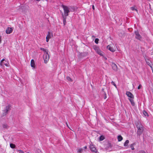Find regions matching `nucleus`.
Instances as JSON below:
<instances>
[{
    "label": "nucleus",
    "instance_id": "nucleus-1",
    "mask_svg": "<svg viewBox=\"0 0 153 153\" xmlns=\"http://www.w3.org/2000/svg\"><path fill=\"white\" fill-rule=\"evenodd\" d=\"M61 7L63 8L64 10V14H63V16H68L69 15L68 13L70 12L68 7L62 4L61 5Z\"/></svg>",
    "mask_w": 153,
    "mask_h": 153
},
{
    "label": "nucleus",
    "instance_id": "nucleus-2",
    "mask_svg": "<svg viewBox=\"0 0 153 153\" xmlns=\"http://www.w3.org/2000/svg\"><path fill=\"white\" fill-rule=\"evenodd\" d=\"M11 105H8L6 106L4 109L3 110V113L1 115V117H3L5 116L7 114L8 111L10 110Z\"/></svg>",
    "mask_w": 153,
    "mask_h": 153
},
{
    "label": "nucleus",
    "instance_id": "nucleus-3",
    "mask_svg": "<svg viewBox=\"0 0 153 153\" xmlns=\"http://www.w3.org/2000/svg\"><path fill=\"white\" fill-rule=\"evenodd\" d=\"M137 135L140 136L142 134L143 131V127L142 125L141 124L137 125Z\"/></svg>",
    "mask_w": 153,
    "mask_h": 153
},
{
    "label": "nucleus",
    "instance_id": "nucleus-4",
    "mask_svg": "<svg viewBox=\"0 0 153 153\" xmlns=\"http://www.w3.org/2000/svg\"><path fill=\"white\" fill-rule=\"evenodd\" d=\"M93 49L95 50L96 52L101 56H103V52L100 50L99 47L97 45H94Z\"/></svg>",
    "mask_w": 153,
    "mask_h": 153
},
{
    "label": "nucleus",
    "instance_id": "nucleus-5",
    "mask_svg": "<svg viewBox=\"0 0 153 153\" xmlns=\"http://www.w3.org/2000/svg\"><path fill=\"white\" fill-rule=\"evenodd\" d=\"M50 57L48 52L45 53L43 55V59L44 63L45 64L47 63L49 60Z\"/></svg>",
    "mask_w": 153,
    "mask_h": 153
},
{
    "label": "nucleus",
    "instance_id": "nucleus-6",
    "mask_svg": "<svg viewBox=\"0 0 153 153\" xmlns=\"http://www.w3.org/2000/svg\"><path fill=\"white\" fill-rule=\"evenodd\" d=\"M134 34L135 35V38L136 39L140 41H142V37L140 34L139 32L137 30L135 31Z\"/></svg>",
    "mask_w": 153,
    "mask_h": 153
},
{
    "label": "nucleus",
    "instance_id": "nucleus-7",
    "mask_svg": "<svg viewBox=\"0 0 153 153\" xmlns=\"http://www.w3.org/2000/svg\"><path fill=\"white\" fill-rule=\"evenodd\" d=\"M104 147L106 150H108L109 149H111L112 147V146L111 143L108 141L104 144Z\"/></svg>",
    "mask_w": 153,
    "mask_h": 153
},
{
    "label": "nucleus",
    "instance_id": "nucleus-8",
    "mask_svg": "<svg viewBox=\"0 0 153 153\" xmlns=\"http://www.w3.org/2000/svg\"><path fill=\"white\" fill-rule=\"evenodd\" d=\"M89 147L92 152H98L97 150L95 147L94 146L92 143L90 145Z\"/></svg>",
    "mask_w": 153,
    "mask_h": 153
},
{
    "label": "nucleus",
    "instance_id": "nucleus-9",
    "mask_svg": "<svg viewBox=\"0 0 153 153\" xmlns=\"http://www.w3.org/2000/svg\"><path fill=\"white\" fill-rule=\"evenodd\" d=\"M68 8L69 9V11L70 12H73L77 8L76 7H74V6H70L68 7Z\"/></svg>",
    "mask_w": 153,
    "mask_h": 153
},
{
    "label": "nucleus",
    "instance_id": "nucleus-10",
    "mask_svg": "<svg viewBox=\"0 0 153 153\" xmlns=\"http://www.w3.org/2000/svg\"><path fill=\"white\" fill-rule=\"evenodd\" d=\"M126 94L129 98V99L134 98L133 94L129 91H126Z\"/></svg>",
    "mask_w": 153,
    "mask_h": 153
},
{
    "label": "nucleus",
    "instance_id": "nucleus-11",
    "mask_svg": "<svg viewBox=\"0 0 153 153\" xmlns=\"http://www.w3.org/2000/svg\"><path fill=\"white\" fill-rule=\"evenodd\" d=\"M13 31V29L11 27H8L6 30V32L7 34H10Z\"/></svg>",
    "mask_w": 153,
    "mask_h": 153
},
{
    "label": "nucleus",
    "instance_id": "nucleus-12",
    "mask_svg": "<svg viewBox=\"0 0 153 153\" xmlns=\"http://www.w3.org/2000/svg\"><path fill=\"white\" fill-rule=\"evenodd\" d=\"M112 67L113 70L115 71H117V67L116 65L114 63H112Z\"/></svg>",
    "mask_w": 153,
    "mask_h": 153
},
{
    "label": "nucleus",
    "instance_id": "nucleus-13",
    "mask_svg": "<svg viewBox=\"0 0 153 153\" xmlns=\"http://www.w3.org/2000/svg\"><path fill=\"white\" fill-rule=\"evenodd\" d=\"M62 16L63 19V23L64 26H65L66 25V19L67 18V17L65 16H63V13H62Z\"/></svg>",
    "mask_w": 153,
    "mask_h": 153
},
{
    "label": "nucleus",
    "instance_id": "nucleus-14",
    "mask_svg": "<svg viewBox=\"0 0 153 153\" xmlns=\"http://www.w3.org/2000/svg\"><path fill=\"white\" fill-rule=\"evenodd\" d=\"M30 65L32 67L34 68L35 67V62L33 59H32L31 61Z\"/></svg>",
    "mask_w": 153,
    "mask_h": 153
},
{
    "label": "nucleus",
    "instance_id": "nucleus-15",
    "mask_svg": "<svg viewBox=\"0 0 153 153\" xmlns=\"http://www.w3.org/2000/svg\"><path fill=\"white\" fill-rule=\"evenodd\" d=\"M107 48L112 52H113L115 51V50L113 48L111 47L109 45L107 46Z\"/></svg>",
    "mask_w": 153,
    "mask_h": 153
},
{
    "label": "nucleus",
    "instance_id": "nucleus-16",
    "mask_svg": "<svg viewBox=\"0 0 153 153\" xmlns=\"http://www.w3.org/2000/svg\"><path fill=\"white\" fill-rule=\"evenodd\" d=\"M129 100L130 102L131 103V105L132 106H134L135 104L134 102V101L133 99L134 98L132 99H128Z\"/></svg>",
    "mask_w": 153,
    "mask_h": 153
},
{
    "label": "nucleus",
    "instance_id": "nucleus-17",
    "mask_svg": "<svg viewBox=\"0 0 153 153\" xmlns=\"http://www.w3.org/2000/svg\"><path fill=\"white\" fill-rule=\"evenodd\" d=\"M117 139L118 141L120 142L123 140V138L121 135H119L117 136Z\"/></svg>",
    "mask_w": 153,
    "mask_h": 153
},
{
    "label": "nucleus",
    "instance_id": "nucleus-18",
    "mask_svg": "<svg viewBox=\"0 0 153 153\" xmlns=\"http://www.w3.org/2000/svg\"><path fill=\"white\" fill-rule=\"evenodd\" d=\"M1 65H4L7 66L8 65V63L7 62L6 60H5V61L3 62L2 63H1Z\"/></svg>",
    "mask_w": 153,
    "mask_h": 153
},
{
    "label": "nucleus",
    "instance_id": "nucleus-19",
    "mask_svg": "<svg viewBox=\"0 0 153 153\" xmlns=\"http://www.w3.org/2000/svg\"><path fill=\"white\" fill-rule=\"evenodd\" d=\"M10 146L11 148L12 149L15 148L16 147V145L12 143L10 144Z\"/></svg>",
    "mask_w": 153,
    "mask_h": 153
},
{
    "label": "nucleus",
    "instance_id": "nucleus-20",
    "mask_svg": "<svg viewBox=\"0 0 153 153\" xmlns=\"http://www.w3.org/2000/svg\"><path fill=\"white\" fill-rule=\"evenodd\" d=\"M88 54V53L87 52H85V53H81V55L83 56H87Z\"/></svg>",
    "mask_w": 153,
    "mask_h": 153
},
{
    "label": "nucleus",
    "instance_id": "nucleus-21",
    "mask_svg": "<svg viewBox=\"0 0 153 153\" xmlns=\"http://www.w3.org/2000/svg\"><path fill=\"white\" fill-rule=\"evenodd\" d=\"M105 139V137L103 135H101L100 137L99 140L102 141Z\"/></svg>",
    "mask_w": 153,
    "mask_h": 153
},
{
    "label": "nucleus",
    "instance_id": "nucleus-22",
    "mask_svg": "<svg viewBox=\"0 0 153 153\" xmlns=\"http://www.w3.org/2000/svg\"><path fill=\"white\" fill-rule=\"evenodd\" d=\"M129 143V140H126L124 144V146H127Z\"/></svg>",
    "mask_w": 153,
    "mask_h": 153
},
{
    "label": "nucleus",
    "instance_id": "nucleus-23",
    "mask_svg": "<svg viewBox=\"0 0 153 153\" xmlns=\"http://www.w3.org/2000/svg\"><path fill=\"white\" fill-rule=\"evenodd\" d=\"M143 114H144V116H145L148 117L149 116L148 113L145 110H143Z\"/></svg>",
    "mask_w": 153,
    "mask_h": 153
},
{
    "label": "nucleus",
    "instance_id": "nucleus-24",
    "mask_svg": "<svg viewBox=\"0 0 153 153\" xmlns=\"http://www.w3.org/2000/svg\"><path fill=\"white\" fill-rule=\"evenodd\" d=\"M146 62L147 64L149 66H150L151 68H152V65L151 64L150 62L149 61H146Z\"/></svg>",
    "mask_w": 153,
    "mask_h": 153
},
{
    "label": "nucleus",
    "instance_id": "nucleus-25",
    "mask_svg": "<svg viewBox=\"0 0 153 153\" xmlns=\"http://www.w3.org/2000/svg\"><path fill=\"white\" fill-rule=\"evenodd\" d=\"M40 49L41 50L43 51L44 52H45V53H46L48 52V50H46L44 48H40Z\"/></svg>",
    "mask_w": 153,
    "mask_h": 153
},
{
    "label": "nucleus",
    "instance_id": "nucleus-26",
    "mask_svg": "<svg viewBox=\"0 0 153 153\" xmlns=\"http://www.w3.org/2000/svg\"><path fill=\"white\" fill-rule=\"evenodd\" d=\"M130 9L131 10H132L133 11L135 10L137 12H138V10L136 9H135L134 7H130Z\"/></svg>",
    "mask_w": 153,
    "mask_h": 153
},
{
    "label": "nucleus",
    "instance_id": "nucleus-27",
    "mask_svg": "<svg viewBox=\"0 0 153 153\" xmlns=\"http://www.w3.org/2000/svg\"><path fill=\"white\" fill-rule=\"evenodd\" d=\"M3 127L4 128L7 129L8 128L7 125L6 124H4L3 125Z\"/></svg>",
    "mask_w": 153,
    "mask_h": 153
},
{
    "label": "nucleus",
    "instance_id": "nucleus-28",
    "mask_svg": "<svg viewBox=\"0 0 153 153\" xmlns=\"http://www.w3.org/2000/svg\"><path fill=\"white\" fill-rule=\"evenodd\" d=\"M46 37L49 39L51 38V36L50 34V33L49 32H48V34L47 35Z\"/></svg>",
    "mask_w": 153,
    "mask_h": 153
},
{
    "label": "nucleus",
    "instance_id": "nucleus-29",
    "mask_svg": "<svg viewBox=\"0 0 153 153\" xmlns=\"http://www.w3.org/2000/svg\"><path fill=\"white\" fill-rule=\"evenodd\" d=\"M99 39H98V38H96L95 40V41H94V42H95L96 44H98V41H99Z\"/></svg>",
    "mask_w": 153,
    "mask_h": 153
},
{
    "label": "nucleus",
    "instance_id": "nucleus-30",
    "mask_svg": "<svg viewBox=\"0 0 153 153\" xmlns=\"http://www.w3.org/2000/svg\"><path fill=\"white\" fill-rule=\"evenodd\" d=\"M134 144H131L130 146V147L132 150H134V148L133 146Z\"/></svg>",
    "mask_w": 153,
    "mask_h": 153
},
{
    "label": "nucleus",
    "instance_id": "nucleus-31",
    "mask_svg": "<svg viewBox=\"0 0 153 153\" xmlns=\"http://www.w3.org/2000/svg\"><path fill=\"white\" fill-rule=\"evenodd\" d=\"M103 94H104V99H106L107 98V97H106V94L105 93V92L104 91H103Z\"/></svg>",
    "mask_w": 153,
    "mask_h": 153
},
{
    "label": "nucleus",
    "instance_id": "nucleus-32",
    "mask_svg": "<svg viewBox=\"0 0 153 153\" xmlns=\"http://www.w3.org/2000/svg\"><path fill=\"white\" fill-rule=\"evenodd\" d=\"M82 150L81 148L79 149H78L77 151V152L79 153H81L82 151Z\"/></svg>",
    "mask_w": 153,
    "mask_h": 153
},
{
    "label": "nucleus",
    "instance_id": "nucleus-33",
    "mask_svg": "<svg viewBox=\"0 0 153 153\" xmlns=\"http://www.w3.org/2000/svg\"><path fill=\"white\" fill-rule=\"evenodd\" d=\"M66 78H67V79L69 81H70L71 80V78L70 77H69V76H67Z\"/></svg>",
    "mask_w": 153,
    "mask_h": 153
},
{
    "label": "nucleus",
    "instance_id": "nucleus-34",
    "mask_svg": "<svg viewBox=\"0 0 153 153\" xmlns=\"http://www.w3.org/2000/svg\"><path fill=\"white\" fill-rule=\"evenodd\" d=\"M111 83L112 84L114 85L116 87V85L113 81H112L111 82Z\"/></svg>",
    "mask_w": 153,
    "mask_h": 153
},
{
    "label": "nucleus",
    "instance_id": "nucleus-35",
    "mask_svg": "<svg viewBox=\"0 0 153 153\" xmlns=\"http://www.w3.org/2000/svg\"><path fill=\"white\" fill-rule=\"evenodd\" d=\"M141 87H142V85L141 84H140V85H139L137 88L138 89H140L141 88Z\"/></svg>",
    "mask_w": 153,
    "mask_h": 153
},
{
    "label": "nucleus",
    "instance_id": "nucleus-36",
    "mask_svg": "<svg viewBox=\"0 0 153 153\" xmlns=\"http://www.w3.org/2000/svg\"><path fill=\"white\" fill-rule=\"evenodd\" d=\"M5 60H6L4 59H3L1 61V62H0V63H2V62H4V61H5Z\"/></svg>",
    "mask_w": 153,
    "mask_h": 153
},
{
    "label": "nucleus",
    "instance_id": "nucleus-37",
    "mask_svg": "<svg viewBox=\"0 0 153 153\" xmlns=\"http://www.w3.org/2000/svg\"><path fill=\"white\" fill-rule=\"evenodd\" d=\"M18 151L19 152V153H24V152L21 150H19Z\"/></svg>",
    "mask_w": 153,
    "mask_h": 153
},
{
    "label": "nucleus",
    "instance_id": "nucleus-38",
    "mask_svg": "<svg viewBox=\"0 0 153 153\" xmlns=\"http://www.w3.org/2000/svg\"><path fill=\"white\" fill-rule=\"evenodd\" d=\"M49 38H47V37H46V42H48L49 40Z\"/></svg>",
    "mask_w": 153,
    "mask_h": 153
},
{
    "label": "nucleus",
    "instance_id": "nucleus-39",
    "mask_svg": "<svg viewBox=\"0 0 153 153\" xmlns=\"http://www.w3.org/2000/svg\"><path fill=\"white\" fill-rule=\"evenodd\" d=\"M92 9H93L94 10V9H95V8H94V5H92Z\"/></svg>",
    "mask_w": 153,
    "mask_h": 153
},
{
    "label": "nucleus",
    "instance_id": "nucleus-40",
    "mask_svg": "<svg viewBox=\"0 0 153 153\" xmlns=\"http://www.w3.org/2000/svg\"><path fill=\"white\" fill-rule=\"evenodd\" d=\"M1 36H0V44L1 42Z\"/></svg>",
    "mask_w": 153,
    "mask_h": 153
},
{
    "label": "nucleus",
    "instance_id": "nucleus-41",
    "mask_svg": "<svg viewBox=\"0 0 153 153\" xmlns=\"http://www.w3.org/2000/svg\"><path fill=\"white\" fill-rule=\"evenodd\" d=\"M66 125H67V127H68V128L70 129H70V128H69V126H68V124H67V123H66Z\"/></svg>",
    "mask_w": 153,
    "mask_h": 153
},
{
    "label": "nucleus",
    "instance_id": "nucleus-42",
    "mask_svg": "<svg viewBox=\"0 0 153 153\" xmlns=\"http://www.w3.org/2000/svg\"><path fill=\"white\" fill-rule=\"evenodd\" d=\"M84 149H87V146H85L84 147Z\"/></svg>",
    "mask_w": 153,
    "mask_h": 153
},
{
    "label": "nucleus",
    "instance_id": "nucleus-43",
    "mask_svg": "<svg viewBox=\"0 0 153 153\" xmlns=\"http://www.w3.org/2000/svg\"><path fill=\"white\" fill-rule=\"evenodd\" d=\"M140 153H146L144 151H143Z\"/></svg>",
    "mask_w": 153,
    "mask_h": 153
},
{
    "label": "nucleus",
    "instance_id": "nucleus-44",
    "mask_svg": "<svg viewBox=\"0 0 153 153\" xmlns=\"http://www.w3.org/2000/svg\"><path fill=\"white\" fill-rule=\"evenodd\" d=\"M95 152V153H98V152Z\"/></svg>",
    "mask_w": 153,
    "mask_h": 153
},
{
    "label": "nucleus",
    "instance_id": "nucleus-45",
    "mask_svg": "<svg viewBox=\"0 0 153 153\" xmlns=\"http://www.w3.org/2000/svg\"><path fill=\"white\" fill-rule=\"evenodd\" d=\"M104 89L102 88V90L103 91L104 90Z\"/></svg>",
    "mask_w": 153,
    "mask_h": 153
},
{
    "label": "nucleus",
    "instance_id": "nucleus-46",
    "mask_svg": "<svg viewBox=\"0 0 153 153\" xmlns=\"http://www.w3.org/2000/svg\"><path fill=\"white\" fill-rule=\"evenodd\" d=\"M152 72L153 73V70H152Z\"/></svg>",
    "mask_w": 153,
    "mask_h": 153
}]
</instances>
